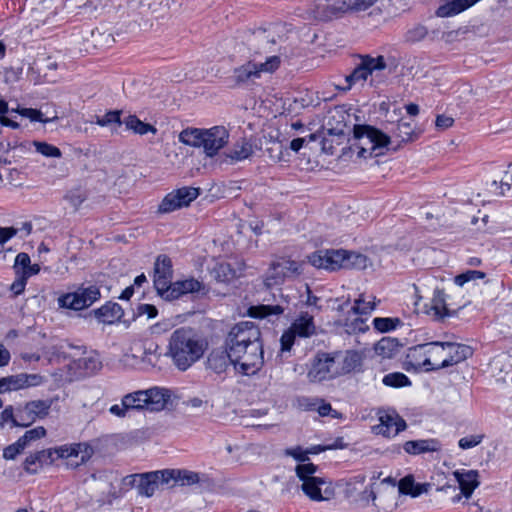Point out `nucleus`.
I'll use <instances>...</instances> for the list:
<instances>
[{
  "label": "nucleus",
  "instance_id": "obj_1",
  "mask_svg": "<svg viewBox=\"0 0 512 512\" xmlns=\"http://www.w3.org/2000/svg\"><path fill=\"white\" fill-rule=\"evenodd\" d=\"M225 345L231 351L233 365L244 375H253L264 364L261 332L252 322H240L229 332Z\"/></svg>",
  "mask_w": 512,
  "mask_h": 512
},
{
  "label": "nucleus",
  "instance_id": "obj_2",
  "mask_svg": "<svg viewBox=\"0 0 512 512\" xmlns=\"http://www.w3.org/2000/svg\"><path fill=\"white\" fill-rule=\"evenodd\" d=\"M471 347L452 342H429L410 349V357L423 361L419 364L427 371L456 365L472 355Z\"/></svg>",
  "mask_w": 512,
  "mask_h": 512
},
{
  "label": "nucleus",
  "instance_id": "obj_3",
  "mask_svg": "<svg viewBox=\"0 0 512 512\" xmlns=\"http://www.w3.org/2000/svg\"><path fill=\"white\" fill-rule=\"evenodd\" d=\"M93 448L87 443L64 444L54 449L35 452L24 461V469L30 474L37 473L38 469L44 464H50L54 461L53 454L58 458L67 459V465L71 468L86 463L93 455Z\"/></svg>",
  "mask_w": 512,
  "mask_h": 512
},
{
  "label": "nucleus",
  "instance_id": "obj_4",
  "mask_svg": "<svg viewBox=\"0 0 512 512\" xmlns=\"http://www.w3.org/2000/svg\"><path fill=\"white\" fill-rule=\"evenodd\" d=\"M206 344L190 328L175 330L169 340V353L175 366L185 371L204 354Z\"/></svg>",
  "mask_w": 512,
  "mask_h": 512
},
{
  "label": "nucleus",
  "instance_id": "obj_5",
  "mask_svg": "<svg viewBox=\"0 0 512 512\" xmlns=\"http://www.w3.org/2000/svg\"><path fill=\"white\" fill-rule=\"evenodd\" d=\"M308 262L318 268L329 271L338 269H365L368 258L360 253L344 249L319 250L308 256Z\"/></svg>",
  "mask_w": 512,
  "mask_h": 512
},
{
  "label": "nucleus",
  "instance_id": "obj_6",
  "mask_svg": "<svg viewBox=\"0 0 512 512\" xmlns=\"http://www.w3.org/2000/svg\"><path fill=\"white\" fill-rule=\"evenodd\" d=\"M350 149L357 150L360 158L371 157L377 149L387 147L390 143L388 134L366 124H357L353 127V137L349 139Z\"/></svg>",
  "mask_w": 512,
  "mask_h": 512
},
{
  "label": "nucleus",
  "instance_id": "obj_7",
  "mask_svg": "<svg viewBox=\"0 0 512 512\" xmlns=\"http://www.w3.org/2000/svg\"><path fill=\"white\" fill-rule=\"evenodd\" d=\"M171 391L166 388L152 387L138 390L122 397L124 406L129 411L147 410L150 412L162 411L171 399Z\"/></svg>",
  "mask_w": 512,
  "mask_h": 512
},
{
  "label": "nucleus",
  "instance_id": "obj_8",
  "mask_svg": "<svg viewBox=\"0 0 512 512\" xmlns=\"http://www.w3.org/2000/svg\"><path fill=\"white\" fill-rule=\"evenodd\" d=\"M318 467L313 463H301L295 468L296 476L302 482L301 490L313 501L329 500L334 495L331 483L316 476Z\"/></svg>",
  "mask_w": 512,
  "mask_h": 512
},
{
  "label": "nucleus",
  "instance_id": "obj_9",
  "mask_svg": "<svg viewBox=\"0 0 512 512\" xmlns=\"http://www.w3.org/2000/svg\"><path fill=\"white\" fill-rule=\"evenodd\" d=\"M281 63L277 55L269 56L264 62L250 60L245 64L235 68L229 80L234 87H250L261 78L263 73L271 74L275 72Z\"/></svg>",
  "mask_w": 512,
  "mask_h": 512
},
{
  "label": "nucleus",
  "instance_id": "obj_10",
  "mask_svg": "<svg viewBox=\"0 0 512 512\" xmlns=\"http://www.w3.org/2000/svg\"><path fill=\"white\" fill-rule=\"evenodd\" d=\"M267 287L259 291L258 299L261 303L252 305L248 309V314L252 318L271 319L278 317L288 308V299L282 293L280 288Z\"/></svg>",
  "mask_w": 512,
  "mask_h": 512
},
{
  "label": "nucleus",
  "instance_id": "obj_11",
  "mask_svg": "<svg viewBox=\"0 0 512 512\" xmlns=\"http://www.w3.org/2000/svg\"><path fill=\"white\" fill-rule=\"evenodd\" d=\"M304 262L280 258L268 268L264 286L275 287L283 284L286 279L296 278L303 273Z\"/></svg>",
  "mask_w": 512,
  "mask_h": 512
},
{
  "label": "nucleus",
  "instance_id": "obj_12",
  "mask_svg": "<svg viewBox=\"0 0 512 512\" xmlns=\"http://www.w3.org/2000/svg\"><path fill=\"white\" fill-rule=\"evenodd\" d=\"M385 67L386 63L383 56H378L376 58L368 55L363 56L361 57L360 63L353 69V71L345 76L346 85L341 89L343 91H348L353 85L363 83L369 75H372L374 72L381 71L385 69Z\"/></svg>",
  "mask_w": 512,
  "mask_h": 512
},
{
  "label": "nucleus",
  "instance_id": "obj_13",
  "mask_svg": "<svg viewBox=\"0 0 512 512\" xmlns=\"http://www.w3.org/2000/svg\"><path fill=\"white\" fill-rule=\"evenodd\" d=\"M200 195V188L184 186L168 193L161 201L158 211L170 213L175 210L187 207Z\"/></svg>",
  "mask_w": 512,
  "mask_h": 512
},
{
  "label": "nucleus",
  "instance_id": "obj_14",
  "mask_svg": "<svg viewBox=\"0 0 512 512\" xmlns=\"http://www.w3.org/2000/svg\"><path fill=\"white\" fill-rule=\"evenodd\" d=\"M100 297L98 287L91 285L79 287L75 292L62 295L58 299L60 307L72 310H82L91 306Z\"/></svg>",
  "mask_w": 512,
  "mask_h": 512
},
{
  "label": "nucleus",
  "instance_id": "obj_15",
  "mask_svg": "<svg viewBox=\"0 0 512 512\" xmlns=\"http://www.w3.org/2000/svg\"><path fill=\"white\" fill-rule=\"evenodd\" d=\"M278 30L279 26L277 25H269L266 28L254 30L247 40L249 49L254 51L255 54L272 52V47L280 39Z\"/></svg>",
  "mask_w": 512,
  "mask_h": 512
},
{
  "label": "nucleus",
  "instance_id": "obj_16",
  "mask_svg": "<svg viewBox=\"0 0 512 512\" xmlns=\"http://www.w3.org/2000/svg\"><path fill=\"white\" fill-rule=\"evenodd\" d=\"M337 355L329 353H318L308 371L307 378L312 383H319L333 378L338 374L335 369Z\"/></svg>",
  "mask_w": 512,
  "mask_h": 512
},
{
  "label": "nucleus",
  "instance_id": "obj_17",
  "mask_svg": "<svg viewBox=\"0 0 512 512\" xmlns=\"http://www.w3.org/2000/svg\"><path fill=\"white\" fill-rule=\"evenodd\" d=\"M172 261L167 255H159L154 263L153 283L157 293L166 298L172 287Z\"/></svg>",
  "mask_w": 512,
  "mask_h": 512
},
{
  "label": "nucleus",
  "instance_id": "obj_18",
  "mask_svg": "<svg viewBox=\"0 0 512 512\" xmlns=\"http://www.w3.org/2000/svg\"><path fill=\"white\" fill-rule=\"evenodd\" d=\"M229 141V131L224 126H214L205 129L203 140L204 154L212 158L218 155L219 151L224 148Z\"/></svg>",
  "mask_w": 512,
  "mask_h": 512
},
{
  "label": "nucleus",
  "instance_id": "obj_19",
  "mask_svg": "<svg viewBox=\"0 0 512 512\" xmlns=\"http://www.w3.org/2000/svg\"><path fill=\"white\" fill-rule=\"evenodd\" d=\"M43 377L39 374L20 373L0 378V394L39 386Z\"/></svg>",
  "mask_w": 512,
  "mask_h": 512
},
{
  "label": "nucleus",
  "instance_id": "obj_20",
  "mask_svg": "<svg viewBox=\"0 0 512 512\" xmlns=\"http://www.w3.org/2000/svg\"><path fill=\"white\" fill-rule=\"evenodd\" d=\"M161 485L167 486L165 469L140 473L137 490L138 495L152 497Z\"/></svg>",
  "mask_w": 512,
  "mask_h": 512
},
{
  "label": "nucleus",
  "instance_id": "obj_21",
  "mask_svg": "<svg viewBox=\"0 0 512 512\" xmlns=\"http://www.w3.org/2000/svg\"><path fill=\"white\" fill-rule=\"evenodd\" d=\"M379 425L374 427L377 434L385 437H394L407 427L406 422L397 413H383L379 416Z\"/></svg>",
  "mask_w": 512,
  "mask_h": 512
},
{
  "label": "nucleus",
  "instance_id": "obj_22",
  "mask_svg": "<svg viewBox=\"0 0 512 512\" xmlns=\"http://www.w3.org/2000/svg\"><path fill=\"white\" fill-rule=\"evenodd\" d=\"M231 364H233V357L227 346L225 349H213L206 360L207 369L212 370L216 374L224 373Z\"/></svg>",
  "mask_w": 512,
  "mask_h": 512
},
{
  "label": "nucleus",
  "instance_id": "obj_23",
  "mask_svg": "<svg viewBox=\"0 0 512 512\" xmlns=\"http://www.w3.org/2000/svg\"><path fill=\"white\" fill-rule=\"evenodd\" d=\"M389 132L391 134L389 135L391 140L390 144L395 142V149L399 148L404 143L415 141L420 134V132L414 129L411 123L402 120L393 126Z\"/></svg>",
  "mask_w": 512,
  "mask_h": 512
},
{
  "label": "nucleus",
  "instance_id": "obj_24",
  "mask_svg": "<svg viewBox=\"0 0 512 512\" xmlns=\"http://www.w3.org/2000/svg\"><path fill=\"white\" fill-rule=\"evenodd\" d=\"M454 476L459 483L461 493L466 497H471L473 491L479 486V473L476 470L455 471Z\"/></svg>",
  "mask_w": 512,
  "mask_h": 512
},
{
  "label": "nucleus",
  "instance_id": "obj_25",
  "mask_svg": "<svg viewBox=\"0 0 512 512\" xmlns=\"http://www.w3.org/2000/svg\"><path fill=\"white\" fill-rule=\"evenodd\" d=\"M253 154V146L247 139L243 138L236 142L233 148L225 153L221 163L233 164L249 158Z\"/></svg>",
  "mask_w": 512,
  "mask_h": 512
},
{
  "label": "nucleus",
  "instance_id": "obj_26",
  "mask_svg": "<svg viewBox=\"0 0 512 512\" xmlns=\"http://www.w3.org/2000/svg\"><path fill=\"white\" fill-rule=\"evenodd\" d=\"M403 449L411 455H419L441 450V443L437 439L410 440L404 443Z\"/></svg>",
  "mask_w": 512,
  "mask_h": 512
},
{
  "label": "nucleus",
  "instance_id": "obj_27",
  "mask_svg": "<svg viewBox=\"0 0 512 512\" xmlns=\"http://www.w3.org/2000/svg\"><path fill=\"white\" fill-rule=\"evenodd\" d=\"M167 478V487H174L177 483L180 485H193L199 482V474L193 471L181 469H165Z\"/></svg>",
  "mask_w": 512,
  "mask_h": 512
},
{
  "label": "nucleus",
  "instance_id": "obj_28",
  "mask_svg": "<svg viewBox=\"0 0 512 512\" xmlns=\"http://www.w3.org/2000/svg\"><path fill=\"white\" fill-rule=\"evenodd\" d=\"M124 312L118 303L108 302L102 307L94 310V315L99 322L104 324H113L119 321Z\"/></svg>",
  "mask_w": 512,
  "mask_h": 512
},
{
  "label": "nucleus",
  "instance_id": "obj_29",
  "mask_svg": "<svg viewBox=\"0 0 512 512\" xmlns=\"http://www.w3.org/2000/svg\"><path fill=\"white\" fill-rule=\"evenodd\" d=\"M202 287V284L196 279H186L182 281H176L170 287V291L165 300H175L187 293L198 292Z\"/></svg>",
  "mask_w": 512,
  "mask_h": 512
},
{
  "label": "nucleus",
  "instance_id": "obj_30",
  "mask_svg": "<svg viewBox=\"0 0 512 512\" xmlns=\"http://www.w3.org/2000/svg\"><path fill=\"white\" fill-rule=\"evenodd\" d=\"M290 329L299 337H310L315 333V325L313 316L309 313H301L300 316L294 320Z\"/></svg>",
  "mask_w": 512,
  "mask_h": 512
},
{
  "label": "nucleus",
  "instance_id": "obj_31",
  "mask_svg": "<svg viewBox=\"0 0 512 512\" xmlns=\"http://www.w3.org/2000/svg\"><path fill=\"white\" fill-rule=\"evenodd\" d=\"M204 133L205 129L189 127L180 132L178 140L184 145L202 148Z\"/></svg>",
  "mask_w": 512,
  "mask_h": 512
},
{
  "label": "nucleus",
  "instance_id": "obj_32",
  "mask_svg": "<svg viewBox=\"0 0 512 512\" xmlns=\"http://www.w3.org/2000/svg\"><path fill=\"white\" fill-rule=\"evenodd\" d=\"M427 314H432L435 318L441 319L448 315L446 307L445 294L441 290H435L433 298L429 305H425Z\"/></svg>",
  "mask_w": 512,
  "mask_h": 512
},
{
  "label": "nucleus",
  "instance_id": "obj_33",
  "mask_svg": "<svg viewBox=\"0 0 512 512\" xmlns=\"http://www.w3.org/2000/svg\"><path fill=\"white\" fill-rule=\"evenodd\" d=\"M123 123L128 130L133 131L135 134L145 135L147 133L155 134L157 132V129L153 125L144 123L136 115L127 116L123 120Z\"/></svg>",
  "mask_w": 512,
  "mask_h": 512
},
{
  "label": "nucleus",
  "instance_id": "obj_34",
  "mask_svg": "<svg viewBox=\"0 0 512 512\" xmlns=\"http://www.w3.org/2000/svg\"><path fill=\"white\" fill-rule=\"evenodd\" d=\"M78 367L84 369L88 374H94L102 368V362L96 351L86 352L78 360Z\"/></svg>",
  "mask_w": 512,
  "mask_h": 512
},
{
  "label": "nucleus",
  "instance_id": "obj_35",
  "mask_svg": "<svg viewBox=\"0 0 512 512\" xmlns=\"http://www.w3.org/2000/svg\"><path fill=\"white\" fill-rule=\"evenodd\" d=\"M18 113L30 119L32 122H41V123H49L56 121L58 119L57 113H49L43 112L42 110L33 109V108H21L18 110Z\"/></svg>",
  "mask_w": 512,
  "mask_h": 512
},
{
  "label": "nucleus",
  "instance_id": "obj_36",
  "mask_svg": "<svg viewBox=\"0 0 512 512\" xmlns=\"http://www.w3.org/2000/svg\"><path fill=\"white\" fill-rule=\"evenodd\" d=\"M376 298L373 295L361 294L354 302L352 311L356 315L371 313L376 306Z\"/></svg>",
  "mask_w": 512,
  "mask_h": 512
},
{
  "label": "nucleus",
  "instance_id": "obj_37",
  "mask_svg": "<svg viewBox=\"0 0 512 512\" xmlns=\"http://www.w3.org/2000/svg\"><path fill=\"white\" fill-rule=\"evenodd\" d=\"M53 404L52 399H46V400H33L27 403L28 405V411L33 413L34 417L36 419H43L45 418L50 411V408Z\"/></svg>",
  "mask_w": 512,
  "mask_h": 512
},
{
  "label": "nucleus",
  "instance_id": "obj_38",
  "mask_svg": "<svg viewBox=\"0 0 512 512\" xmlns=\"http://www.w3.org/2000/svg\"><path fill=\"white\" fill-rule=\"evenodd\" d=\"M429 36V31L426 26L422 24H414L405 33L404 39L407 43H417L424 40Z\"/></svg>",
  "mask_w": 512,
  "mask_h": 512
},
{
  "label": "nucleus",
  "instance_id": "obj_39",
  "mask_svg": "<svg viewBox=\"0 0 512 512\" xmlns=\"http://www.w3.org/2000/svg\"><path fill=\"white\" fill-rule=\"evenodd\" d=\"M398 488L400 493L409 494L413 497H417L423 492L422 486L419 484L415 485L414 478L411 475L402 478L399 481Z\"/></svg>",
  "mask_w": 512,
  "mask_h": 512
},
{
  "label": "nucleus",
  "instance_id": "obj_40",
  "mask_svg": "<svg viewBox=\"0 0 512 512\" xmlns=\"http://www.w3.org/2000/svg\"><path fill=\"white\" fill-rule=\"evenodd\" d=\"M378 0H343L342 4L336 7L339 11L355 10L364 11L374 5Z\"/></svg>",
  "mask_w": 512,
  "mask_h": 512
},
{
  "label": "nucleus",
  "instance_id": "obj_41",
  "mask_svg": "<svg viewBox=\"0 0 512 512\" xmlns=\"http://www.w3.org/2000/svg\"><path fill=\"white\" fill-rule=\"evenodd\" d=\"M382 382L386 386L395 388L411 385V381L409 380V378L404 373L401 372H393L385 375Z\"/></svg>",
  "mask_w": 512,
  "mask_h": 512
},
{
  "label": "nucleus",
  "instance_id": "obj_42",
  "mask_svg": "<svg viewBox=\"0 0 512 512\" xmlns=\"http://www.w3.org/2000/svg\"><path fill=\"white\" fill-rule=\"evenodd\" d=\"M121 110L108 111L103 116H96L95 123L101 127H108L113 124L120 126L123 121L121 120Z\"/></svg>",
  "mask_w": 512,
  "mask_h": 512
},
{
  "label": "nucleus",
  "instance_id": "obj_43",
  "mask_svg": "<svg viewBox=\"0 0 512 512\" xmlns=\"http://www.w3.org/2000/svg\"><path fill=\"white\" fill-rule=\"evenodd\" d=\"M396 349L397 343L391 338H383L375 346L376 353L384 358H391Z\"/></svg>",
  "mask_w": 512,
  "mask_h": 512
},
{
  "label": "nucleus",
  "instance_id": "obj_44",
  "mask_svg": "<svg viewBox=\"0 0 512 512\" xmlns=\"http://www.w3.org/2000/svg\"><path fill=\"white\" fill-rule=\"evenodd\" d=\"M33 145L36 149V152L45 157L60 158L62 156V152L58 147L47 142L34 141Z\"/></svg>",
  "mask_w": 512,
  "mask_h": 512
},
{
  "label": "nucleus",
  "instance_id": "obj_45",
  "mask_svg": "<svg viewBox=\"0 0 512 512\" xmlns=\"http://www.w3.org/2000/svg\"><path fill=\"white\" fill-rule=\"evenodd\" d=\"M485 277H486V274L482 271L467 270V271L455 276L454 283L459 287H463L468 282L476 281L479 279H484Z\"/></svg>",
  "mask_w": 512,
  "mask_h": 512
},
{
  "label": "nucleus",
  "instance_id": "obj_46",
  "mask_svg": "<svg viewBox=\"0 0 512 512\" xmlns=\"http://www.w3.org/2000/svg\"><path fill=\"white\" fill-rule=\"evenodd\" d=\"M46 435V429L43 426H38L30 429L19 438L20 442L26 448L31 442L43 438Z\"/></svg>",
  "mask_w": 512,
  "mask_h": 512
},
{
  "label": "nucleus",
  "instance_id": "obj_47",
  "mask_svg": "<svg viewBox=\"0 0 512 512\" xmlns=\"http://www.w3.org/2000/svg\"><path fill=\"white\" fill-rule=\"evenodd\" d=\"M400 323L398 318H381L377 317L373 320L374 328L380 332H389L396 328Z\"/></svg>",
  "mask_w": 512,
  "mask_h": 512
},
{
  "label": "nucleus",
  "instance_id": "obj_48",
  "mask_svg": "<svg viewBox=\"0 0 512 512\" xmlns=\"http://www.w3.org/2000/svg\"><path fill=\"white\" fill-rule=\"evenodd\" d=\"M484 438V434L468 435L459 439L458 446L463 450L472 449L481 444Z\"/></svg>",
  "mask_w": 512,
  "mask_h": 512
},
{
  "label": "nucleus",
  "instance_id": "obj_49",
  "mask_svg": "<svg viewBox=\"0 0 512 512\" xmlns=\"http://www.w3.org/2000/svg\"><path fill=\"white\" fill-rule=\"evenodd\" d=\"M17 417V423L20 427H28L37 420L33 413L28 411L27 404L24 407L17 409Z\"/></svg>",
  "mask_w": 512,
  "mask_h": 512
},
{
  "label": "nucleus",
  "instance_id": "obj_50",
  "mask_svg": "<svg viewBox=\"0 0 512 512\" xmlns=\"http://www.w3.org/2000/svg\"><path fill=\"white\" fill-rule=\"evenodd\" d=\"M24 450V445L18 439L15 443L8 445L6 448H4L3 458L6 460H14Z\"/></svg>",
  "mask_w": 512,
  "mask_h": 512
},
{
  "label": "nucleus",
  "instance_id": "obj_51",
  "mask_svg": "<svg viewBox=\"0 0 512 512\" xmlns=\"http://www.w3.org/2000/svg\"><path fill=\"white\" fill-rule=\"evenodd\" d=\"M360 364V357L356 352L348 351L344 358L343 371L350 372L354 370Z\"/></svg>",
  "mask_w": 512,
  "mask_h": 512
},
{
  "label": "nucleus",
  "instance_id": "obj_52",
  "mask_svg": "<svg viewBox=\"0 0 512 512\" xmlns=\"http://www.w3.org/2000/svg\"><path fill=\"white\" fill-rule=\"evenodd\" d=\"M296 336L297 335L290 328L287 331H285L282 334L281 339H280L281 350L282 351H290V349L292 348V346L294 344Z\"/></svg>",
  "mask_w": 512,
  "mask_h": 512
},
{
  "label": "nucleus",
  "instance_id": "obj_53",
  "mask_svg": "<svg viewBox=\"0 0 512 512\" xmlns=\"http://www.w3.org/2000/svg\"><path fill=\"white\" fill-rule=\"evenodd\" d=\"M157 309L154 305L151 304H139L137 307V316L147 315L148 319L155 318L157 316Z\"/></svg>",
  "mask_w": 512,
  "mask_h": 512
},
{
  "label": "nucleus",
  "instance_id": "obj_54",
  "mask_svg": "<svg viewBox=\"0 0 512 512\" xmlns=\"http://www.w3.org/2000/svg\"><path fill=\"white\" fill-rule=\"evenodd\" d=\"M308 451L303 450L301 447L297 446L294 448L286 449L285 454L293 457L295 460L300 462H305L308 460Z\"/></svg>",
  "mask_w": 512,
  "mask_h": 512
},
{
  "label": "nucleus",
  "instance_id": "obj_55",
  "mask_svg": "<svg viewBox=\"0 0 512 512\" xmlns=\"http://www.w3.org/2000/svg\"><path fill=\"white\" fill-rule=\"evenodd\" d=\"M31 263L30 257L27 253H19L15 258L14 268L17 273L23 271Z\"/></svg>",
  "mask_w": 512,
  "mask_h": 512
},
{
  "label": "nucleus",
  "instance_id": "obj_56",
  "mask_svg": "<svg viewBox=\"0 0 512 512\" xmlns=\"http://www.w3.org/2000/svg\"><path fill=\"white\" fill-rule=\"evenodd\" d=\"M267 152L273 161H281L283 159V146L281 143L274 142L271 147L267 148Z\"/></svg>",
  "mask_w": 512,
  "mask_h": 512
},
{
  "label": "nucleus",
  "instance_id": "obj_57",
  "mask_svg": "<svg viewBox=\"0 0 512 512\" xmlns=\"http://www.w3.org/2000/svg\"><path fill=\"white\" fill-rule=\"evenodd\" d=\"M347 331L349 333L362 332L368 329L365 321L362 318H355L350 324L346 323Z\"/></svg>",
  "mask_w": 512,
  "mask_h": 512
},
{
  "label": "nucleus",
  "instance_id": "obj_58",
  "mask_svg": "<svg viewBox=\"0 0 512 512\" xmlns=\"http://www.w3.org/2000/svg\"><path fill=\"white\" fill-rule=\"evenodd\" d=\"M1 419L3 422H11L13 426L17 427L18 417L17 413H14V409L12 406H7L1 413Z\"/></svg>",
  "mask_w": 512,
  "mask_h": 512
},
{
  "label": "nucleus",
  "instance_id": "obj_59",
  "mask_svg": "<svg viewBox=\"0 0 512 512\" xmlns=\"http://www.w3.org/2000/svg\"><path fill=\"white\" fill-rule=\"evenodd\" d=\"M109 412L118 418H125L128 416L129 410L124 406L123 399L121 398V403L112 405L109 408Z\"/></svg>",
  "mask_w": 512,
  "mask_h": 512
},
{
  "label": "nucleus",
  "instance_id": "obj_60",
  "mask_svg": "<svg viewBox=\"0 0 512 512\" xmlns=\"http://www.w3.org/2000/svg\"><path fill=\"white\" fill-rule=\"evenodd\" d=\"M17 232L18 230L14 227H0V247L15 236Z\"/></svg>",
  "mask_w": 512,
  "mask_h": 512
},
{
  "label": "nucleus",
  "instance_id": "obj_61",
  "mask_svg": "<svg viewBox=\"0 0 512 512\" xmlns=\"http://www.w3.org/2000/svg\"><path fill=\"white\" fill-rule=\"evenodd\" d=\"M140 473L127 475L122 479V485L123 487L127 489L135 488L138 490V480H139Z\"/></svg>",
  "mask_w": 512,
  "mask_h": 512
},
{
  "label": "nucleus",
  "instance_id": "obj_62",
  "mask_svg": "<svg viewBox=\"0 0 512 512\" xmlns=\"http://www.w3.org/2000/svg\"><path fill=\"white\" fill-rule=\"evenodd\" d=\"M218 277L223 276V281L229 280L230 278L234 277L235 273L230 268V265L227 263H221L219 264L217 268Z\"/></svg>",
  "mask_w": 512,
  "mask_h": 512
},
{
  "label": "nucleus",
  "instance_id": "obj_63",
  "mask_svg": "<svg viewBox=\"0 0 512 512\" xmlns=\"http://www.w3.org/2000/svg\"><path fill=\"white\" fill-rule=\"evenodd\" d=\"M453 123L454 119L446 115H438L435 121L436 127L442 130L451 127Z\"/></svg>",
  "mask_w": 512,
  "mask_h": 512
},
{
  "label": "nucleus",
  "instance_id": "obj_64",
  "mask_svg": "<svg viewBox=\"0 0 512 512\" xmlns=\"http://www.w3.org/2000/svg\"><path fill=\"white\" fill-rule=\"evenodd\" d=\"M40 272L39 264H29L27 268L21 271L22 276L27 280L29 277L37 275Z\"/></svg>",
  "mask_w": 512,
  "mask_h": 512
}]
</instances>
